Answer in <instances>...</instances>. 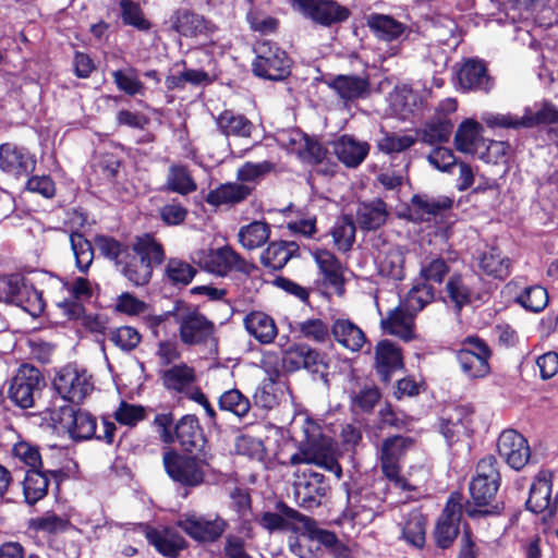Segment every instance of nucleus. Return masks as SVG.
Returning a JSON list of instances; mask_svg holds the SVG:
<instances>
[{
    "instance_id": "f257e3e1",
    "label": "nucleus",
    "mask_w": 558,
    "mask_h": 558,
    "mask_svg": "<svg viewBox=\"0 0 558 558\" xmlns=\"http://www.w3.org/2000/svg\"><path fill=\"white\" fill-rule=\"evenodd\" d=\"M303 433L304 440L301 441L300 452L291 457V463L316 464L340 478L342 470L337 461V448L332 439L323 435L320 427L310 420H305Z\"/></svg>"
},
{
    "instance_id": "f03ea898",
    "label": "nucleus",
    "mask_w": 558,
    "mask_h": 558,
    "mask_svg": "<svg viewBox=\"0 0 558 558\" xmlns=\"http://www.w3.org/2000/svg\"><path fill=\"white\" fill-rule=\"evenodd\" d=\"M279 513L266 511L257 520L258 524L269 533L290 531L325 545L335 541V535L318 529L315 521L283 504L278 505Z\"/></svg>"
},
{
    "instance_id": "7ed1b4c3",
    "label": "nucleus",
    "mask_w": 558,
    "mask_h": 558,
    "mask_svg": "<svg viewBox=\"0 0 558 558\" xmlns=\"http://www.w3.org/2000/svg\"><path fill=\"white\" fill-rule=\"evenodd\" d=\"M131 256L120 264V271L135 286L146 284L153 271V266L163 260V251L160 244L148 234L136 239L130 250Z\"/></svg>"
},
{
    "instance_id": "20e7f679",
    "label": "nucleus",
    "mask_w": 558,
    "mask_h": 558,
    "mask_svg": "<svg viewBox=\"0 0 558 558\" xmlns=\"http://www.w3.org/2000/svg\"><path fill=\"white\" fill-rule=\"evenodd\" d=\"M169 314L173 316L183 344L198 347L215 341V324L195 306L177 303Z\"/></svg>"
},
{
    "instance_id": "39448f33",
    "label": "nucleus",
    "mask_w": 558,
    "mask_h": 558,
    "mask_svg": "<svg viewBox=\"0 0 558 558\" xmlns=\"http://www.w3.org/2000/svg\"><path fill=\"white\" fill-rule=\"evenodd\" d=\"M256 58L252 64L255 75L280 81L290 73V59L287 52L270 41H262L255 48Z\"/></svg>"
},
{
    "instance_id": "423d86ee",
    "label": "nucleus",
    "mask_w": 558,
    "mask_h": 558,
    "mask_svg": "<svg viewBox=\"0 0 558 558\" xmlns=\"http://www.w3.org/2000/svg\"><path fill=\"white\" fill-rule=\"evenodd\" d=\"M53 386L63 400L81 403L94 389L92 376L75 365L62 367L53 379Z\"/></svg>"
},
{
    "instance_id": "0eeeda50",
    "label": "nucleus",
    "mask_w": 558,
    "mask_h": 558,
    "mask_svg": "<svg viewBox=\"0 0 558 558\" xmlns=\"http://www.w3.org/2000/svg\"><path fill=\"white\" fill-rule=\"evenodd\" d=\"M490 351L477 337H468L457 351V360L462 373L469 378H483L490 372Z\"/></svg>"
},
{
    "instance_id": "6e6552de",
    "label": "nucleus",
    "mask_w": 558,
    "mask_h": 558,
    "mask_svg": "<svg viewBox=\"0 0 558 558\" xmlns=\"http://www.w3.org/2000/svg\"><path fill=\"white\" fill-rule=\"evenodd\" d=\"M412 446L410 438L393 436L387 438L381 446V468L385 475L402 490H414L416 482L399 476L398 462L404 452Z\"/></svg>"
},
{
    "instance_id": "1a4fd4ad",
    "label": "nucleus",
    "mask_w": 558,
    "mask_h": 558,
    "mask_svg": "<svg viewBox=\"0 0 558 558\" xmlns=\"http://www.w3.org/2000/svg\"><path fill=\"white\" fill-rule=\"evenodd\" d=\"M51 421L66 430L74 440H85L96 435V418L88 412L74 410L71 405L53 410Z\"/></svg>"
},
{
    "instance_id": "9d476101",
    "label": "nucleus",
    "mask_w": 558,
    "mask_h": 558,
    "mask_svg": "<svg viewBox=\"0 0 558 558\" xmlns=\"http://www.w3.org/2000/svg\"><path fill=\"white\" fill-rule=\"evenodd\" d=\"M191 258L202 269L221 277L241 267L240 256L228 245L196 250L192 253Z\"/></svg>"
},
{
    "instance_id": "9b49d317",
    "label": "nucleus",
    "mask_w": 558,
    "mask_h": 558,
    "mask_svg": "<svg viewBox=\"0 0 558 558\" xmlns=\"http://www.w3.org/2000/svg\"><path fill=\"white\" fill-rule=\"evenodd\" d=\"M179 526L198 542H215L227 527V522L218 515H201L189 512L181 515Z\"/></svg>"
},
{
    "instance_id": "f8f14e48",
    "label": "nucleus",
    "mask_w": 558,
    "mask_h": 558,
    "mask_svg": "<svg viewBox=\"0 0 558 558\" xmlns=\"http://www.w3.org/2000/svg\"><path fill=\"white\" fill-rule=\"evenodd\" d=\"M163 465L168 475L183 485L196 486L204 480V464L192 457L169 450L163 454Z\"/></svg>"
},
{
    "instance_id": "ddd939ff",
    "label": "nucleus",
    "mask_w": 558,
    "mask_h": 558,
    "mask_svg": "<svg viewBox=\"0 0 558 558\" xmlns=\"http://www.w3.org/2000/svg\"><path fill=\"white\" fill-rule=\"evenodd\" d=\"M40 384V372L34 366L22 365L11 381L9 398L20 408L28 409L34 404Z\"/></svg>"
},
{
    "instance_id": "4468645a",
    "label": "nucleus",
    "mask_w": 558,
    "mask_h": 558,
    "mask_svg": "<svg viewBox=\"0 0 558 558\" xmlns=\"http://www.w3.org/2000/svg\"><path fill=\"white\" fill-rule=\"evenodd\" d=\"M498 454L513 470L523 469L530 460L531 449L523 435L514 429H505L497 439Z\"/></svg>"
},
{
    "instance_id": "2eb2a0df",
    "label": "nucleus",
    "mask_w": 558,
    "mask_h": 558,
    "mask_svg": "<svg viewBox=\"0 0 558 558\" xmlns=\"http://www.w3.org/2000/svg\"><path fill=\"white\" fill-rule=\"evenodd\" d=\"M96 287L84 277H77L73 281L64 283L63 289L69 298L58 300L57 307L66 319L80 318L83 313L81 302L90 299Z\"/></svg>"
},
{
    "instance_id": "dca6fc26",
    "label": "nucleus",
    "mask_w": 558,
    "mask_h": 558,
    "mask_svg": "<svg viewBox=\"0 0 558 558\" xmlns=\"http://www.w3.org/2000/svg\"><path fill=\"white\" fill-rule=\"evenodd\" d=\"M36 158L26 148L5 143L0 146V169L14 178L26 177L35 170Z\"/></svg>"
},
{
    "instance_id": "f3484780",
    "label": "nucleus",
    "mask_w": 558,
    "mask_h": 558,
    "mask_svg": "<svg viewBox=\"0 0 558 558\" xmlns=\"http://www.w3.org/2000/svg\"><path fill=\"white\" fill-rule=\"evenodd\" d=\"M462 505L459 496H452L438 519L435 538L441 548L449 547L459 533Z\"/></svg>"
},
{
    "instance_id": "a211bd4d",
    "label": "nucleus",
    "mask_w": 558,
    "mask_h": 558,
    "mask_svg": "<svg viewBox=\"0 0 558 558\" xmlns=\"http://www.w3.org/2000/svg\"><path fill=\"white\" fill-rule=\"evenodd\" d=\"M295 2L304 14L325 25L341 22L349 15V11L335 1L296 0Z\"/></svg>"
},
{
    "instance_id": "6ab92c4d",
    "label": "nucleus",
    "mask_w": 558,
    "mask_h": 558,
    "mask_svg": "<svg viewBox=\"0 0 558 558\" xmlns=\"http://www.w3.org/2000/svg\"><path fill=\"white\" fill-rule=\"evenodd\" d=\"M452 199L447 196L429 197L427 195H414L411 201L410 216L414 220L430 221L450 209Z\"/></svg>"
},
{
    "instance_id": "aec40b11",
    "label": "nucleus",
    "mask_w": 558,
    "mask_h": 558,
    "mask_svg": "<svg viewBox=\"0 0 558 558\" xmlns=\"http://www.w3.org/2000/svg\"><path fill=\"white\" fill-rule=\"evenodd\" d=\"M378 272L393 280L404 278V248L398 245L387 244L376 256Z\"/></svg>"
},
{
    "instance_id": "412c9836",
    "label": "nucleus",
    "mask_w": 558,
    "mask_h": 558,
    "mask_svg": "<svg viewBox=\"0 0 558 558\" xmlns=\"http://www.w3.org/2000/svg\"><path fill=\"white\" fill-rule=\"evenodd\" d=\"M333 151L347 167H357L368 155L369 145L351 135H342L333 143Z\"/></svg>"
},
{
    "instance_id": "4be33fe9",
    "label": "nucleus",
    "mask_w": 558,
    "mask_h": 558,
    "mask_svg": "<svg viewBox=\"0 0 558 558\" xmlns=\"http://www.w3.org/2000/svg\"><path fill=\"white\" fill-rule=\"evenodd\" d=\"M482 131L483 128L478 122L466 119L456 132V148L463 154L477 155L480 149L485 146Z\"/></svg>"
},
{
    "instance_id": "5701e85b",
    "label": "nucleus",
    "mask_w": 558,
    "mask_h": 558,
    "mask_svg": "<svg viewBox=\"0 0 558 558\" xmlns=\"http://www.w3.org/2000/svg\"><path fill=\"white\" fill-rule=\"evenodd\" d=\"M390 113L405 120L422 105V97L405 84L397 85L388 97Z\"/></svg>"
},
{
    "instance_id": "b1692460",
    "label": "nucleus",
    "mask_w": 558,
    "mask_h": 558,
    "mask_svg": "<svg viewBox=\"0 0 558 558\" xmlns=\"http://www.w3.org/2000/svg\"><path fill=\"white\" fill-rule=\"evenodd\" d=\"M335 340L351 352H359L366 343L363 330L349 319H336L331 327Z\"/></svg>"
},
{
    "instance_id": "393cba45",
    "label": "nucleus",
    "mask_w": 558,
    "mask_h": 558,
    "mask_svg": "<svg viewBox=\"0 0 558 558\" xmlns=\"http://www.w3.org/2000/svg\"><path fill=\"white\" fill-rule=\"evenodd\" d=\"M375 360L377 372L385 381H389L391 373L403 366L400 349L389 340H383L376 345Z\"/></svg>"
},
{
    "instance_id": "a878e982",
    "label": "nucleus",
    "mask_w": 558,
    "mask_h": 558,
    "mask_svg": "<svg viewBox=\"0 0 558 558\" xmlns=\"http://www.w3.org/2000/svg\"><path fill=\"white\" fill-rule=\"evenodd\" d=\"M478 267L487 276L505 279L510 274L511 259L497 246H488L478 256Z\"/></svg>"
},
{
    "instance_id": "bb28decb",
    "label": "nucleus",
    "mask_w": 558,
    "mask_h": 558,
    "mask_svg": "<svg viewBox=\"0 0 558 558\" xmlns=\"http://www.w3.org/2000/svg\"><path fill=\"white\" fill-rule=\"evenodd\" d=\"M414 316L402 305L389 311L387 317L381 320V327L385 332L409 341L414 337Z\"/></svg>"
},
{
    "instance_id": "cd10ccee",
    "label": "nucleus",
    "mask_w": 558,
    "mask_h": 558,
    "mask_svg": "<svg viewBox=\"0 0 558 558\" xmlns=\"http://www.w3.org/2000/svg\"><path fill=\"white\" fill-rule=\"evenodd\" d=\"M244 326L246 331L262 344L271 343L278 333L275 320L263 312L247 314Z\"/></svg>"
},
{
    "instance_id": "c85d7f7f",
    "label": "nucleus",
    "mask_w": 558,
    "mask_h": 558,
    "mask_svg": "<svg viewBox=\"0 0 558 558\" xmlns=\"http://www.w3.org/2000/svg\"><path fill=\"white\" fill-rule=\"evenodd\" d=\"M551 500V474L542 471L537 474L530 489V496L526 501V508L541 513L550 507Z\"/></svg>"
},
{
    "instance_id": "c756f323",
    "label": "nucleus",
    "mask_w": 558,
    "mask_h": 558,
    "mask_svg": "<svg viewBox=\"0 0 558 558\" xmlns=\"http://www.w3.org/2000/svg\"><path fill=\"white\" fill-rule=\"evenodd\" d=\"M458 82L463 89L488 90L490 88L485 65L475 60H468L462 64L458 71Z\"/></svg>"
},
{
    "instance_id": "7c9ffc66",
    "label": "nucleus",
    "mask_w": 558,
    "mask_h": 558,
    "mask_svg": "<svg viewBox=\"0 0 558 558\" xmlns=\"http://www.w3.org/2000/svg\"><path fill=\"white\" fill-rule=\"evenodd\" d=\"M252 192V187L243 183H226L210 191L206 202L213 206L231 205L245 199Z\"/></svg>"
},
{
    "instance_id": "2f4dec72",
    "label": "nucleus",
    "mask_w": 558,
    "mask_h": 558,
    "mask_svg": "<svg viewBox=\"0 0 558 558\" xmlns=\"http://www.w3.org/2000/svg\"><path fill=\"white\" fill-rule=\"evenodd\" d=\"M195 378L194 368L184 363L171 366L161 375L163 386L175 392H189Z\"/></svg>"
},
{
    "instance_id": "473e14b6",
    "label": "nucleus",
    "mask_w": 558,
    "mask_h": 558,
    "mask_svg": "<svg viewBox=\"0 0 558 558\" xmlns=\"http://www.w3.org/2000/svg\"><path fill=\"white\" fill-rule=\"evenodd\" d=\"M313 257L324 281L335 288L341 287L343 283V270L336 256L326 250H318L313 253Z\"/></svg>"
},
{
    "instance_id": "72a5a7b5",
    "label": "nucleus",
    "mask_w": 558,
    "mask_h": 558,
    "mask_svg": "<svg viewBox=\"0 0 558 558\" xmlns=\"http://www.w3.org/2000/svg\"><path fill=\"white\" fill-rule=\"evenodd\" d=\"M146 537L156 549L166 556H174L184 546V539L170 529H147Z\"/></svg>"
},
{
    "instance_id": "f704fd0d",
    "label": "nucleus",
    "mask_w": 558,
    "mask_h": 558,
    "mask_svg": "<svg viewBox=\"0 0 558 558\" xmlns=\"http://www.w3.org/2000/svg\"><path fill=\"white\" fill-rule=\"evenodd\" d=\"M298 245L294 242H272L262 253V263L271 269H281L296 253Z\"/></svg>"
},
{
    "instance_id": "c9c22d12",
    "label": "nucleus",
    "mask_w": 558,
    "mask_h": 558,
    "mask_svg": "<svg viewBox=\"0 0 558 558\" xmlns=\"http://www.w3.org/2000/svg\"><path fill=\"white\" fill-rule=\"evenodd\" d=\"M367 25L378 38L385 41L398 39L405 31L402 23L384 14H371L367 17Z\"/></svg>"
},
{
    "instance_id": "e433bc0d",
    "label": "nucleus",
    "mask_w": 558,
    "mask_h": 558,
    "mask_svg": "<svg viewBox=\"0 0 558 558\" xmlns=\"http://www.w3.org/2000/svg\"><path fill=\"white\" fill-rule=\"evenodd\" d=\"M330 87H332L342 99L351 100L365 96L369 86L365 78L351 75H338L331 81Z\"/></svg>"
},
{
    "instance_id": "4c0bfd02",
    "label": "nucleus",
    "mask_w": 558,
    "mask_h": 558,
    "mask_svg": "<svg viewBox=\"0 0 558 558\" xmlns=\"http://www.w3.org/2000/svg\"><path fill=\"white\" fill-rule=\"evenodd\" d=\"M217 125L226 136L248 137L253 130V124L244 116L226 110L217 118Z\"/></svg>"
},
{
    "instance_id": "58836bf2",
    "label": "nucleus",
    "mask_w": 558,
    "mask_h": 558,
    "mask_svg": "<svg viewBox=\"0 0 558 558\" xmlns=\"http://www.w3.org/2000/svg\"><path fill=\"white\" fill-rule=\"evenodd\" d=\"M282 362L284 367L292 372L302 367H310L316 363L317 352L306 344H293L287 349L282 348Z\"/></svg>"
},
{
    "instance_id": "ea45409f",
    "label": "nucleus",
    "mask_w": 558,
    "mask_h": 558,
    "mask_svg": "<svg viewBox=\"0 0 558 558\" xmlns=\"http://www.w3.org/2000/svg\"><path fill=\"white\" fill-rule=\"evenodd\" d=\"M270 236V227L264 221H253L240 228L238 239L246 250H255L263 246Z\"/></svg>"
},
{
    "instance_id": "a19ab883",
    "label": "nucleus",
    "mask_w": 558,
    "mask_h": 558,
    "mask_svg": "<svg viewBox=\"0 0 558 558\" xmlns=\"http://www.w3.org/2000/svg\"><path fill=\"white\" fill-rule=\"evenodd\" d=\"M357 222L364 229H377L385 223L387 219L386 205L380 199L369 203H363L359 206L356 213Z\"/></svg>"
},
{
    "instance_id": "79ce46f5",
    "label": "nucleus",
    "mask_w": 558,
    "mask_h": 558,
    "mask_svg": "<svg viewBox=\"0 0 558 558\" xmlns=\"http://www.w3.org/2000/svg\"><path fill=\"white\" fill-rule=\"evenodd\" d=\"M48 477L37 469L28 470L23 481V494L28 505H34L43 499L48 490Z\"/></svg>"
},
{
    "instance_id": "37998d69",
    "label": "nucleus",
    "mask_w": 558,
    "mask_h": 558,
    "mask_svg": "<svg viewBox=\"0 0 558 558\" xmlns=\"http://www.w3.org/2000/svg\"><path fill=\"white\" fill-rule=\"evenodd\" d=\"M166 187L171 192L186 195L196 190V184L184 166L172 165L168 169Z\"/></svg>"
},
{
    "instance_id": "c03bdc74",
    "label": "nucleus",
    "mask_w": 558,
    "mask_h": 558,
    "mask_svg": "<svg viewBox=\"0 0 558 558\" xmlns=\"http://www.w3.org/2000/svg\"><path fill=\"white\" fill-rule=\"evenodd\" d=\"M426 522L418 510L410 512L402 527L403 538L412 546L421 548L425 544Z\"/></svg>"
},
{
    "instance_id": "a18cd8bd",
    "label": "nucleus",
    "mask_w": 558,
    "mask_h": 558,
    "mask_svg": "<svg viewBox=\"0 0 558 558\" xmlns=\"http://www.w3.org/2000/svg\"><path fill=\"white\" fill-rule=\"evenodd\" d=\"M515 301L525 310L538 313L547 306L549 296L544 287L534 284L524 288L521 293L515 296Z\"/></svg>"
},
{
    "instance_id": "49530a36",
    "label": "nucleus",
    "mask_w": 558,
    "mask_h": 558,
    "mask_svg": "<svg viewBox=\"0 0 558 558\" xmlns=\"http://www.w3.org/2000/svg\"><path fill=\"white\" fill-rule=\"evenodd\" d=\"M174 440L178 439L185 450L196 446L199 437L198 421L194 415L183 416L174 427Z\"/></svg>"
},
{
    "instance_id": "de8ad7c7",
    "label": "nucleus",
    "mask_w": 558,
    "mask_h": 558,
    "mask_svg": "<svg viewBox=\"0 0 558 558\" xmlns=\"http://www.w3.org/2000/svg\"><path fill=\"white\" fill-rule=\"evenodd\" d=\"M434 299V289L426 282L413 286L408 292L403 306L408 312L416 314L422 311Z\"/></svg>"
},
{
    "instance_id": "09e8293b",
    "label": "nucleus",
    "mask_w": 558,
    "mask_h": 558,
    "mask_svg": "<svg viewBox=\"0 0 558 558\" xmlns=\"http://www.w3.org/2000/svg\"><path fill=\"white\" fill-rule=\"evenodd\" d=\"M335 246L342 252L349 251L355 239V226L348 217H341L331 229Z\"/></svg>"
},
{
    "instance_id": "8fccbe9b",
    "label": "nucleus",
    "mask_w": 558,
    "mask_h": 558,
    "mask_svg": "<svg viewBox=\"0 0 558 558\" xmlns=\"http://www.w3.org/2000/svg\"><path fill=\"white\" fill-rule=\"evenodd\" d=\"M70 243L77 269L83 272L86 271L94 259V250L90 242L81 233H72Z\"/></svg>"
},
{
    "instance_id": "3c124183",
    "label": "nucleus",
    "mask_w": 558,
    "mask_h": 558,
    "mask_svg": "<svg viewBox=\"0 0 558 558\" xmlns=\"http://www.w3.org/2000/svg\"><path fill=\"white\" fill-rule=\"evenodd\" d=\"M174 27L181 35L186 37L196 36L208 29L207 22L203 16L187 11L178 14Z\"/></svg>"
},
{
    "instance_id": "603ef678",
    "label": "nucleus",
    "mask_w": 558,
    "mask_h": 558,
    "mask_svg": "<svg viewBox=\"0 0 558 558\" xmlns=\"http://www.w3.org/2000/svg\"><path fill=\"white\" fill-rule=\"evenodd\" d=\"M498 487V481L474 477L470 484V493L477 506H485L495 497Z\"/></svg>"
},
{
    "instance_id": "864d4df0",
    "label": "nucleus",
    "mask_w": 558,
    "mask_h": 558,
    "mask_svg": "<svg viewBox=\"0 0 558 558\" xmlns=\"http://www.w3.org/2000/svg\"><path fill=\"white\" fill-rule=\"evenodd\" d=\"M19 296L21 302H14V304L22 307L31 316L37 317L44 312L45 302L41 293L33 286H28L24 282Z\"/></svg>"
},
{
    "instance_id": "5fc2aeb1",
    "label": "nucleus",
    "mask_w": 558,
    "mask_h": 558,
    "mask_svg": "<svg viewBox=\"0 0 558 558\" xmlns=\"http://www.w3.org/2000/svg\"><path fill=\"white\" fill-rule=\"evenodd\" d=\"M219 407L222 411H228L239 417H243L248 413L251 404L248 399L238 389H231L220 396Z\"/></svg>"
},
{
    "instance_id": "6e6d98bb",
    "label": "nucleus",
    "mask_w": 558,
    "mask_h": 558,
    "mask_svg": "<svg viewBox=\"0 0 558 558\" xmlns=\"http://www.w3.org/2000/svg\"><path fill=\"white\" fill-rule=\"evenodd\" d=\"M416 143V137L411 134L385 133L378 141V148L386 154L401 153Z\"/></svg>"
},
{
    "instance_id": "4d7b16f0",
    "label": "nucleus",
    "mask_w": 558,
    "mask_h": 558,
    "mask_svg": "<svg viewBox=\"0 0 558 558\" xmlns=\"http://www.w3.org/2000/svg\"><path fill=\"white\" fill-rule=\"evenodd\" d=\"M483 120L489 128H531V120L526 118L525 111L521 117L512 113H487L483 117Z\"/></svg>"
},
{
    "instance_id": "13d9d810",
    "label": "nucleus",
    "mask_w": 558,
    "mask_h": 558,
    "mask_svg": "<svg viewBox=\"0 0 558 558\" xmlns=\"http://www.w3.org/2000/svg\"><path fill=\"white\" fill-rule=\"evenodd\" d=\"M452 131V123L447 118L435 117L424 129L423 140L434 144L448 141Z\"/></svg>"
},
{
    "instance_id": "bf43d9fd",
    "label": "nucleus",
    "mask_w": 558,
    "mask_h": 558,
    "mask_svg": "<svg viewBox=\"0 0 558 558\" xmlns=\"http://www.w3.org/2000/svg\"><path fill=\"white\" fill-rule=\"evenodd\" d=\"M112 76L118 88L125 94L130 96L144 94V85L140 81L134 69L130 68L126 70L114 71Z\"/></svg>"
},
{
    "instance_id": "052dcab7",
    "label": "nucleus",
    "mask_w": 558,
    "mask_h": 558,
    "mask_svg": "<svg viewBox=\"0 0 558 558\" xmlns=\"http://www.w3.org/2000/svg\"><path fill=\"white\" fill-rule=\"evenodd\" d=\"M12 456L20 462L32 468L31 470L38 469L41 465V456L38 448L26 440L16 441L12 449Z\"/></svg>"
},
{
    "instance_id": "680f3d73",
    "label": "nucleus",
    "mask_w": 558,
    "mask_h": 558,
    "mask_svg": "<svg viewBox=\"0 0 558 558\" xmlns=\"http://www.w3.org/2000/svg\"><path fill=\"white\" fill-rule=\"evenodd\" d=\"M449 268L440 257H426L421 263L420 277L425 281L440 283L448 274Z\"/></svg>"
},
{
    "instance_id": "e2e57ef3",
    "label": "nucleus",
    "mask_w": 558,
    "mask_h": 558,
    "mask_svg": "<svg viewBox=\"0 0 558 558\" xmlns=\"http://www.w3.org/2000/svg\"><path fill=\"white\" fill-rule=\"evenodd\" d=\"M96 245L100 253L107 258L114 260L118 267L124 258L131 256V248L123 247L118 241L108 236H97Z\"/></svg>"
},
{
    "instance_id": "0e129e2a",
    "label": "nucleus",
    "mask_w": 558,
    "mask_h": 558,
    "mask_svg": "<svg viewBox=\"0 0 558 558\" xmlns=\"http://www.w3.org/2000/svg\"><path fill=\"white\" fill-rule=\"evenodd\" d=\"M114 418L122 425L135 426L145 418V408L122 401L114 411Z\"/></svg>"
},
{
    "instance_id": "69168bd1",
    "label": "nucleus",
    "mask_w": 558,
    "mask_h": 558,
    "mask_svg": "<svg viewBox=\"0 0 558 558\" xmlns=\"http://www.w3.org/2000/svg\"><path fill=\"white\" fill-rule=\"evenodd\" d=\"M235 450L239 454L255 460H262L265 456L263 441L250 435H242L236 438Z\"/></svg>"
},
{
    "instance_id": "338daca9",
    "label": "nucleus",
    "mask_w": 558,
    "mask_h": 558,
    "mask_svg": "<svg viewBox=\"0 0 558 558\" xmlns=\"http://www.w3.org/2000/svg\"><path fill=\"white\" fill-rule=\"evenodd\" d=\"M466 432V425L461 418V412L457 411L448 418L441 420L440 433L448 444L457 441Z\"/></svg>"
},
{
    "instance_id": "774afa93",
    "label": "nucleus",
    "mask_w": 558,
    "mask_h": 558,
    "mask_svg": "<svg viewBox=\"0 0 558 558\" xmlns=\"http://www.w3.org/2000/svg\"><path fill=\"white\" fill-rule=\"evenodd\" d=\"M447 293L458 308L470 302L471 292L465 280L460 276H452L447 283Z\"/></svg>"
}]
</instances>
